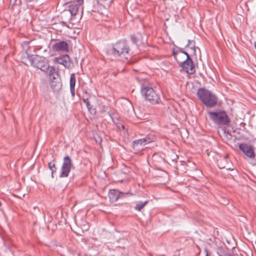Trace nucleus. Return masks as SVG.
<instances>
[{
	"label": "nucleus",
	"mask_w": 256,
	"mask_h": 256,
	"mask_svg": "<svg viewBox=\"0 0 256 256\" xmlns=\"http://www.w3.org/2000/svg\"><path fill=\"white\" fill-rule=\"evenodd\" d=\"M108 52L118 58L128 60L131 56L129 46L124 41H120L115 44L112 48L108 50Z\"/></svg>",
	"instance_id": "f257e3e1"
},
{
	"label": "nucleus",
	"mask_w": 256,
	"mask_h": 256,
	"mask_svg": "<svg viewBox=\"0 0 256 256\" xmlns=\"http://www.w3.org/2000/svg\"><path fill=\"white\" fill-rule=\"evenodd\" d=\"M197 95L199 99L208 107H214L217 104L216 96L204 88H200L198 90Z\"/></svg>",
	"instance_id": "f03ea898"
},
{
	"label": "nucleus",
	"mask_w": 256,
	"mask_h": 256,
	"mask_svg": "<svg viewBox=\"0 0 256 256\" xmlns=\"http://www.w3.org/2000/svg\"><path fill=\"white\" fill-rule=\"evenodd\" d=\"M30 64L42 71L46 72L48 68V60L44 57L39 56H33L27 54Z\"/></svg>",
	"instance_id": "7ed1b4c3"
},
{
	"label": "nucleus",
	"mask_w": 256,
	"mask_h": 256,
	"mask_svg": "<svg viewBox=\"0 0 256 256\" xmlns=\"http://www.w3.org/2000/svg\"><path fill=\"white\" fill-rule=\"evenodd\" d=\"M141 92L145 98L152 104H158L160 100L159 95L152 87L142 86L141 88Z\"/></svg>",
	"instance_id": "20e7f679"
},
{
	"label": "nucleus",
	"mask_w": 256,
	"mask_h": 256,
	"mask_svg": "<svg viewBox=\"0 0 256 256\" xmlns=\"http://www.w3.org/2000/svg\"><path fill=\"white\" fill-rule=\"evenodd\" d=\"M208 113L210 118L216 124L227 125L230 122L228 116L224 111L208 112Z\"/></svg>",
	"instance_id": "39448f33"
},
{
	"label": "nucleus",
	"mask_w": 256,
	"mask_h": 256,
	"mask_svg": "<svg viewBox=\"0 0 256 256\" xmlns=\"http://www.w3.org/2000/svg\"><path fill=\"white\" fill-rule=\"evenodd\" d=\"M72 166V161L68 156H66L64 158V161L61 168L60 178H66L68 176L71 168Z\"/></svg>",
	"instance_id": "423d86ee"
},
{
	"label": "nucleus",
	"mask_w": 256,
	"mask_h": 256,
	"mask_svg": "<svg viewBox=\"0 0 256 256\" xmlns=\"http://www.w3.org/2000/svg\"><path fill=\"white\" fill-rule=\"evenodd\" d=\"M238 148L246 157L250 159L255 158V148L253 146L246 143H242L239 144Z\"/></svg>",
	"instance_id": "0eeeda50"
},
{
	"label": "nucleus",
	"mask_w": 256,
	"mask_h": 256,
	"mask_svg": "<svg viewBox=\"0 0 256 256\" xmlns=\"http://www.w3.org/2000/svg\"><path fill=\"white\" fill-rule=\"evenodd\" d=\"M180 66L188 74H192L196 72L194 62L190 56H188L187 59Z\"/></svg>",
	"instance_id": "6e6552de"
},
{
	"label": "nucleus",
	"mask_w": 256,
	"mask_h": 256,
	"mask_svg": "<svg viewBox=\"0 0 256 256\" xmlns=\"http://www.w3.org/2000/svg\"><path fill=\"white\" fill-rule=\"evenodd\" d=\"M56 62L62 65H63L66 68H70L72 66V62L68 54L62 57L56 58Z\"/></svg>",
	"instance_id": "1a4fd4ad"
},
{
	"label": "nucleus",
	"mask_w": 256,
	"mask_h": 256,
	"mask_svg": "<svg viewBox=\"0 0 256 256\" xmlns=\"http://www.w3.org/2000/svg\"><path fill=\"white\" fill-rule=\"evenodd\" d=\"M52 48L53 50L56 52H68L69 50L68 44L64 41H60L54 44Z\"/></svg>",
	"instance_id": "9d476101"
},
{
	"label": "nucleus",
	"mask_w": 256,
	"mask_h": 256,
	"mask_svg": "<svg viewBox=\"0 0 256 256\" xmlns=\"http://www.w3.org/2000/svg\"><path fill=\"white\" fill-rule=\"evenodd\" d=\"M173 55L180 66L187 59L188 56H189L187 52H178L175 50L173 52Z\"/></svg>",
	"instance_id": "9b49d317"
},
{
	"label": "nucleus",
	"mask_w": 256,
	"mask_h": 256,
	"mask_svg": "<svg viewBox=\"0 0 256 256\" xmlns=\"http://www.w3.org/2000/svg\"><path fill=\"white\" fill-rule=\"evenodd\" d=\"M90 98V97L88 96L87 92H85L84 94L82 96V100L86 104V107L90 114H95L96 112V109L92 105L90 104V102L89 100Z\"/></svg>",
	"instance_id": "f8f14e48"
},
{
	"label": "nucleus",
	"mask_w": 256,
	"mask_h": 256,
	"mask_svg": "<svg viewBox=\"0 0 256 256\" xmlns=\"http://www.w3.org/2000/svg\"><path fill=\"white\" fill-rule=\"evenodd\" d=\"M156 138L153 135H148L146 138L134 141L136 145L145 146L155 140Z\"/></svg>",
	"instance_id": "ddd939ff"
},
{
	"label": "nucleus",
	"mask_w": 256,
	"mask_h": 256,
	"mask_svg": "<svg viewBox=\"0 0 256 256\" xmlns=\"http://www.w3.org/2000/svg\"><path fill=\"white\" fill-rule=\"evenodd\" d=\"M123 194L124 193L116 190H110L108 193L110 201L112 202H116L120 198V195Z\"/></svg>",
	"instance_id": "4468645a"
},
{
	"label": "nucleus",
	"mask_w": 256,
	"mask_h": 256,
	"mask_svg": "<svg viewBox=\"0 0 256 256\" xmlns=\"http://www.w3.org/2000/svg\"><path fill=\"white\" fill-rule=\"evenodd\" d=\"M48 74L49 78L50 80H57L59 78V74L54 66H50L46 70Z\"/></svg>",
	"instance_id": "2eb2a0df"
},
{
	"label": "nucleus",
	"mask_w": 256,
	"mask_h": 256,
	"mask_svg": "<svg viewBox=\"0 0 256 256\" xmlns=\"http://www.w3.org/2000/svg\"><path fill=\"white\" fill-rule=\"evenodd\" d=\"M76 78L74 74H72L70 78V91L72 96L74 98L75 96V85H76Z\"/></svg>",
	"instance_id": "dca6fc26"
},
{
	"label": "nucleus",
	"mask_w": 256,
	"mask_h": 256,
	"mask_svg": "<svg viewBox=\"0 0 256 256\" xmlns=\"http://www.w3.org/2000/svg\"><path fill=\"white\" fill-rule=\"evenodd\" d=\"M80 6L78 4H76L72 3L68 7V10L71 14L72 16H76L79 9Z\"/></svg>",
	"instance_id": "f3484780"
},
{
	"label": "nucleus",
	"mask_w": 256,
	"mask_h": 256,
	"mask_svg": "<svg viewBox=\"0 0 256 256\" xmlns=\"http://www.w3.org/2000/svg\"><path fill=\"white\" fill-rule=\"evenodd\" d=\"M186 47L190 48L194 54H196V47L195 46L194 41L188 40V44H186Z\"/></svg>",
	"instance_id": "a211bd4d"
},
{
	"label": "nucleus",
	"mask_w": 256,
	"mask_h": 256,
	"mask_svg": "<svg viewBox=\"0 0 256 256\" xmlns=\"http://www.w3.org/2000/svg\"><path fill=\"white\" fill-rule=\"evenodd\" d=\"M48 168L52 171V176L54 178V174L56 170V166L55 160H53L52 161L50 162L48 164Z\"/></svg>",
	"instance_id": "6ab92c4d"
},
{
	"label": "nucleus",
	"mask_w": 256,
	"mask_h": 256,
	"mask_svg": "<svg viewBox=\"0 0 256 256\" xmlns=\"http://www.w3.org/2000/svg\"><path fill=\"white\" fill-rule=\"evenodd\" d=\"M148 201L146 200L144 202H138L135 206V210L138 211H140L148 204Z\"/></svg>",
	"instance_id": "aec40b11"
},
{
	"label": "nucleus",
	"mask_w": 256,
	"mask_h": 256,
	"mask_svg": "<svg viewBox=\"0 0 256 256\" xmlns=\"http://www.w3.org/2000/svg\"><path fill=\"white\" fill-rule=\"evenodd\" d=\"M50 86L54 90H58L60 88L61 84L60 82H55L54 80H52L50 83Z\"/></svg>",
	"instance_id": "412c9836"
},
{
	"label": "nucleus",
	"mask_w": 256,
	"mask_h": 256,
	"mask_svg": "<svg viewBox=\"0 0 256 256\" xmlns=\"http://www.w3.org/2000/svg\"><path fill=\"white\" fill-rule=\"evenodd\" d=\"M108 114L113 122L116 124H118V117L117 116V114L114 112H108Z\"/></svg>",
	"instance_id": "4be33fe9"
},
{
	"label": "nucleus",
	"mask_w": 256,
	"mask_h": 256,
	"mask_svg": "<svg viewBox=\"0 0 256 256\" xmlns=\"http://www.w3.org/2000/svg\"><path fill=\"white\" fill-rule=\"evenodd\" d=\"M226 252L224 248L222 246L218 247L217 248V254L219 256H225V254Z\"/></svg>",
	"instance_id": "5701e85b"
},
{
	"label": "nucleus",
	"mask_w": 256,
	"mask_h": 256,
	"mask_svg": "<svg viewBox=\"0 0 256 256\" xmlns=\"http://www.w3.org/2000/svg\"><path fill=\"white\" fill-rule=\"evenodd\" d=\"M226 161V160L224 158H221L219 160L218 162V166L220 168H228L226 165L224 164L223 163Z\"/></svg>",
	"instance_id": "b1692460"
},
{
	"label": "nucleus",
	"mask_w": 256,
	"mask_h": 256,
	"mask_svg": "<svg viewBox=\"0 0 256 256\" xmlns=\"http://www.w3.org/2000/svg\"><path fill=\"white\" fill-rule=\"evenodd\" d=\"M84 0H74L73 2L74 4H78L80 6V5L82 4H83Z\"/></svg>",
	"instance_id": "393cba45"
},
{
	"label": "nucleus",
	"mask_w": 256,
	"mask_h": 256,
	"mask_svg": "<svg viewBox=\"0 0 256 256\" xmlns=\"http://www.w3.org/2000/svg\"><path fill=\"white\" fill-rule=\"evenodd\" d=\"M10 2L11 3H12L13 4H16L17 2H18V0H10ZM19 4L20 3V0H18Z\"/></svg>",
	"instance_id": "a878e982"
},
{
	"label": "nucleus",
	"mask_w": 256,
	"mask_h": 256,
	"mask_svg": "<svg viewBox=\"0 0 256 256\" xmlns=\"http://www.w3.org/2000/svg\"><path fill=\"white\" fill-rule=\"evenodd\" d=\"M131 38H132V40L134 42H136V38H135V37L134 36H131Z\"/></svg>",
	"instance_id": "bb28decb"
},
{
	"label": "nucleus",
	"mask_w": 256,
	"mask_h": 256,
	"mask_svg": "<svg viewBox=\"0 0 256 256\" xmlns=\"http://www.w3.org/2000/svg\"><path fill=\"white\" fill-rule=\"evenodd\" d=\"M225 256H234L232 254L228 253V252H226Z\"/></svg>",
	"instance_id": "cd10ccee"
},
{
	"label": "nucleus",
	"mask_w": 256,
	"mask_h": 256,
	"mask_svg": "<svg viewBox=\"0 0 256 256\" xmlns=\"http://www.w3.org/2000/svg\"><path fill=\"white\" fill-rule=\"evenodd\" d=\"M178 52H184V51L183 50H182V48H180L179 51H178Z\"/></svg>",
	"instance_id": "c85d7f7f"
},
{
	"label": "nucleus",
	"mask_w": 256,
	"mask_h": 256,
	"mask_svg": "<svg viewBox=\"0 0 256 256\" xmlns=\"http://www.w3.org/2000/svg\"><path fill=\"white\" fill-rule=\"evenodd\" d=\"M205 252H206V256H210L208 254V250H205Z\"/></svg>",
	"instance_id": "c756f323"
},
{
	"label": "nucleus",
	"mask_w": 256,
	"mask_h": 256,
	"mask_svg": "<svg viewBox=\"0 0 256 256\" xmlns=\"http://www.w3.org/2000/svg\"><path fill=\"white\" fill-rule=\"evenodd\" d=\"M122 129H124V126L122 125Z\"/></svg>",
	"instance_id": "7c9ffc66"
},
{
	"label": "nucleus",
	"mask_w": 256,
	"mask_h": 256,
	"mask_svg": "<svg viewBox=\"0 0 256 256\" xmlns=\"http://www.w3.org/2000/svg\"><path fill=\"white\" fill-rule=\"evenodd\" d=\"M1 205H2V203H1V202H0V206H1Z\"/></svg>",
	"instance_id": "2f4dec72"
}]
</instances>
